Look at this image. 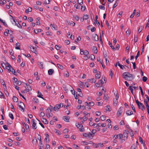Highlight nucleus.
<instances>
[{"instance_id":"f257e3e1","label":"nucleus","mask_w":149,"mask_h":149,"mask_svg":"<svg viewBox=\"0 0 149 149\" xmlns=\"http://www.w3.org/2000/svg\"><path fill=\"white\" fill-rule=\"evenodd\" d=\"M123 78L127 81H132L134 78L133 75L128 72H125L123 74Z\"/></svg>"},{"instance_id":"f03ea898","label":"nucleus","mask_w":149,"mask_h":149,"mask_svg":"<svg viewBox=\"0 0 149 149\" xmlns=\"http://www.w3.org/2000/svg\"><path fill=\"white\" fill-rule=\"evenodd\" d=\"M135 101L139 109H141L142 111L145 110V107L143 103L140 102L137 100H136Z\"/></svg>"},{"instance_id":"7ed1b4c3","label":"nucleus","mask_w":149,"mask_h":149,"mask_svg":"<svg viewBox=\"0 0 149 149\" xmlns=\"http://www.w3.org/2000/svg\"><path fill=\"white\" fill-rule=\"evenodd\" d=\"M95 132L92 133L91 132H89L87 133H84L83 135L84 136L88 137L89 139H91L93 138V137L94 135Z\"/></svg>"},{"instance_id":"20e7f679","label":"nucleus","mask_w":149,"mask_h":149,"mask_svg":"<svg viewBox=\"0 0 149 149\" xmlns=\"http://www.w3.org/2000/svg\"><path fill=\"white\" fill-rule=\"evenodd\" d=\"M1 65L3 68H6L7 67H8V68H11V65L8 62H6V63H5L3 62H1Z\"/></svg>"},{"instance_id":"39448f33","label":"nucleus","mask_w":149,"mask_h":149,"mask_svg":"<svg viewBox=\"0 0 149 149\" xmlns=\"http://www.w3.org/2000/svg\"><path fill=\"white\" fill-rule=\"evenodd\" d=\"M18 105L19 109L22 111L24 109V107H25L24 105L23 102L19 101L18 102Z\"/></svg>"},{"instance_id":"423d86ee","label":"nucleus","mask_w":149,"mask_h":149,"mask_svg":"<svg viewBox=\"0 0 149 149\" xmlns=\"http://www.w3.org/2000/svg\"><path fill=\"white\" fill-rule=\"evenodd\" d=\"M61 106L62 107L63 106L62 104L60 103V104H56L54 107V110L56 111H58V109L61 107Z\"/></svg>"},{"instance_id":"0eeeda50","label":"nucleus","mask_w":149,"mask_h":149,"mask_svg":"<svg viewBox=\"0 0 149 149\" xmlns=\"http://www.w3.org/2000/svg\"><path fill=\"white\" fill-rule=\"evenodd\" d=\"M123 107H120L117 113V114L118 116H119L121 115L123 112Z\"/></svg>"},{"instance_id":"6e6552de","label":"nucleus","mask_w":149,"mask_h":149,"mask_svg":"<svg viewBox=\"0 0 149 149\" xmlns=\"http://www.w3.org/2000/svg\"><path fill=\"white\" fill-rule=\"evenodd\" d=\"M124 136L123 134H120L119 135V139H120V142L122 143L123 142L127 139L124 138Z\"/></svg>"},{"instance_id":"1a4fd4ad","label":"nucleus","mask_w":149,"mask_h":149,"mask_svg":"<svg viewBox=\"0 0 149 149\" xmlns=\"http://www.w3.org/2000/svg\"><path fill=\"white\" fill-rule=\"evenodd\" d=\"M93 147L96 148H97L99 146L101 147H102L103 146V143H100L97 144L93 143Z\"/></svg>"},{"instance_id":"9d476101","label":"nucleus","mask_w":149,"mask_h":149,"mask_svg":"<svg viewBox=\"0 0 149 149\" xmlns=\"http://www.w3.org/2000/svg\"><path fill=\"white\" fill-rule=\"evenodd\" d=\"M8 70L9 71V72H11L13 74H15V75H17V74H15L16 73L15 71V70L11 66V68H10H10H8Z\"/></svg>"},{"instance_id":"9b49d317","label":"nucleus","mask_w":149,"mask_h":149,"mask_svg":"<svg viewBox=\"0 0 149 149\" xmlns=\"http://www.w3.org/2000/svg\"><path fill=\"white\" fill-rule=\"evenodd\" d=\"M10 16L12 17V19H13V21L15 23V25L16 26H17L18 28H21L22 27L21 25L19 24L18 22H17V23L15 21V19H13V17L11 15H10Z\"/></svg>"},{"instance_id":"f8f14e48","label":"nucleus","mask_w":149,"mask_h":149,"mask_svg":"<svg viewBox=\"0 0 149 149\" xmlns=\"http://www.w3.org/2000/svg\"><path fill=\"white\" fill-rule=\"evenodd\" d=\"M93 40L95 41H97L99 40L98 36L96 34H93L92 36Z\"/></svg>"},{"instance_id":"ddd939ff","label":"nucleus","mask_w":149,"mask_h":149,"mask_svg":"<svg viewBox=\"0 0 149 149\" xmlns=\"http://www.w3.org/2000/svg\"><path fill=\"white\" fill-rule=\"evenodd\" d=\"M129 134V131L127 130H125L124 133L123 134V135L124 136V138L125 139H127V137L128 136V134Z\"/></svg>"},{"instance_id":"4468645a","label":"nucleus","mask_w":149,"mask_h":149,"mask_svg":"<svg viewBox=\"0 0 149 149\" xmlns=\"http://www.w3.org/2000/svg\"><path fill=\"white\" fill-rule=\"evenodd\" d=\"M0 81L1 84L3 86L4 89H6L7 87L6 85V84L5 82L3 81V80L2 79H0Z\"/></svg>"},{"instance_id":"2eb2a0df","label":"nucleus","mask_w":149,"mask_h":149,"mask_svg":"<svg viewBox=\"0 0 149 149\" xmlns=\"http://www.w3.org/2000/svg\"><path fill=\"white\" fill-rule=\"evenodd\" d=\"M70 118L69 116H63V119L64 120V121L66 122H69V120L70 119Z\"/></svg>"},{"instance_id":"dca6fc26","label":"nucleus","mask_w":149,"mask_h":149,"mask_svg":"<svg viewBox=\"0 0 149 149\" xmlns=\"http://www.w3.org/2000/svg\"><path fill=\"white\" fill-rule=\"evenodd\" d=\"M126 114L127 115V116H129L133 114V113L132 111L128 110L126 111Z\"/></svg>"},{"instance_id":"f3484780","label":"nucleus","mask_w":149,"mask_h":149,"mask_svg":"<svg viewBox=\"0 0 149 149\" xmlns=\"http://www.w3.org/2000/svg\"><path fill=\"white\" fill-rule=\"evenodd\" d=\"M32 122L33 123L32 126L34 127L35 129H36L37 127L36 126V123L35 122L34 120V119H33Z\"/></svg>"},{"instance_id":"a211bd4d","label":"nucleus","mask_w":149,"mask_h":149,"mask_svg":"<svg viewBox=\"0 0 149 149\" xmlns=\"http://www.w3.org/2000/svg\"><path fill=\"white\" fill-rule=\"evenodd\" d=\"M54 72V70L53 69H50L48 71V74L49 75H51Z\"/></svg>"},{"instance_id":"6ab92c4d","label":"nucleus","mask_w":149,"mask_h":149,"mask_svg":"<svg viewBox=\"0 0 149 149\" xmlns=\"http://www.w3.org/2000/svg\"><path fill=\"white\" fill-rule=\"evenodd\" d=\"M46 112V114L48 118H49L50 117L52 116V114L51 112H48L47 113V112Z\"/></svg>"},{"instance_id":"aec40b11","label":"nucleus","mask_w":149,"mask_h":149,"mask_svg":"<svg viewBox=\"0 0 149 149\" xmlns=\"http://www.w3.org/2000/svg\"><path fill=\"white\" fill-rule=\"evenodd\" d=\"M117 63L118 65L119 66L120 68L123 70L124 69L125 66L124 65H120L119 61L117 62Z\"/></svg>"},{"instance_id":"412c9836","label":"nucleus","mask_w":149,"mask_h":149,"mask_svg":"<svg viewBox=\"0 0 149 149\" xmlns=\"http://www.w3.org/2000/svg\"><path fill=\"white\" fill-rule=\"evenodd\" d=\"M42 31V30L40 29H36L34 30L35 33L36 34L38 33V32H40Z\"/></svg>"},{"instance_id":"4be33fe9","label":"nucleus","mask_w":149,"mask_h":149,"mask_svg":"<svg viewBox=\"0 0 149 149\" xmlns=\"http://www.w3.org/2000/svg\"><path fill=\"white\" fill-rule=\"evenodd\" d=\"M38 93L39 95H37V96L44 100V98L42 96V94L39 91H38Z\"/></svg>"},{"instance_id":"5701e85b","label":"nucleus","mask_w":149,"mask_h":149,"mask_svg":"<svg viewBox=\"0 0 149 149\" xmlns=\"http://www.w3.org/2000/svg\"><path fill=\"white\" fill-rule=\"evenodd\" d=\"M40 144V149H44L43 145L42 143V141H40V142H39Z\"/></svg>"},{"instance_id":"b1692460","label":"nucleus","mask_w":149,"mask_h":149,"mask_svg":"<svg viewBox=\"0 0 149 149\" xmlns=\"http://www.w3.org/2000/svg\"><path fill=\"white\" fill-rule=\"evenodd\" d=\"M32 11V9L31 8L29 7L28 9L25 10V12L26 13H28L29 12H31Z\"/></svg>"},{"instance_id":"393cba45","label":"nucleus","mask_w":149,"mask_h":149,"mask_svg":"<svg viewBox=\"0 0 149 149\" xmlns=\"http://www.w3.org/2000/svg\"><path fill=\"white\" fill-rule=\"evenodd\" d=\"M93 51L94 53L97 54V50L96 47H93Z\"/></svg>"},{"instance_id":"a878e982","label":"nucleus","mask_w":149,"mask_h":149,"mask_svg":"<svg viewBox=\"0 0 149 149\" xmlns=\"http://www.w3.org/2000/svg\"><path fill=\"white\" fill-rule=\"evenodd\" d=\"M79 129L80 132H84V127L82 125H80V127H79Z\"/></svg>"},{"instance_id":"bb28decb","label":"nucleus","mask_w":149,"mask_h":149,"mask_svg":"<svg viewBox=\"0 0 149 149\" xmlns=\"http://www.w3.org/2000/svg\"><path fill=\"white\" fill-rule=\"evenodd\" d=\"M9 30L8 29H6L5 30V31L4 32V35L6 36H7L8 35V32H9Z\"/></svg>"},{"instance_id":"cd10ccee","label":"nucleus","mask_w":149,"mask_h":149,"mask_svg":"<svg viewBox=\"0 0 149 149\" xmlns=\"http://www.w3.org/2000/svg\"><path fill=\"white\" fill-rule=\"evenodd\" d=\"M42 121L45 124H47L48 123L47 120L45 118H43Z\"/></svg>"},{"instance_id":"c85d7f7f","label":"nucleus","mask_w":149,"mask_h":149,"mask_svg":"<svg viewBox=\"0 0 149 149\" xmlns=\"http://www.w3.org/2000/svg\"><path fill=\"white\" fill-rule=\"evenodd\" d=\"M53 109V107L52 106H51V105L50 106V107H48L47 109V110H49L50 112H51Z\"/></svg>"},{"instance_id":"c756f323","label":"nucleus","mask_w":149,"mask_h":149,"mask_svg":"<svg viewBox=\"0 0 149 149\" xmlns=\"http://www.w3.org/2000/svg\"><path fill=\"white\" fill-rule=\"evenodd\" d=\"M13 100L15 102H17L18 101V98L15 96H13Z\"/></svg>"},{"instance_id":"7c9ffc66","label":"nucleus","mask_w":149,"mask_h":149,"mask_svg":"<svg viewBox=\"0 0 149 149\" xmlns=\"http://www.w3.org/2000/svg\"><path fill=\"white\" fill-rule=\"evenodd\" d=\"M54 131L58 135H60L61 134L60 132L57 130L55 129Z\"/></svg>"},{"instance_id":"2f4dec72","label":"nucleus","mask_w":149,"mask_h":149,"mask_svg":"<svg viewBox=\"0 0 149 149\" xmlns=\"http://www.w3.org/2000/svg\"><path fill=\"white\" fill-rule=\"evenodd\" d=\"M138 36L137 35H134V42L136 43L138 40Z\"/></svg>"},{"instance_id":"473e14b6","label":"nucleus","mask_w":149,"mask_h":149,"mask_svg":"<svg viewBox=\"0 0 149 149\" xmlns=\"http://www.w3.org/2000/svg\"><path fill=\"white\" fill-rule=\"evenodd\" d=\"M32 90V88L31 86H29V88H26V89L24 90V91L26 93H27L29 92L30 91H31Z\"/></svg>"},{"instance_id":"72a5a7b5","label":"nucleus","mask_w":149,"mask_h":149,"mask_svg":"<svg viewBox=\"0 0 149 149\" xmlns=\"http://www.w3.org/2000/svg\"><path fill=\"white\" fill-rule=\"evenodd\" d=\"M9 116L12 120H13L14 119V117L13 116V115L12 113H9Z\"/></svg>"},{"instance_id":"f704fd0d","label":"nucleus","mask_w":149,"mask_h":149,"mask_svg":"<svg viewBox=\"0 0 149 149\" xmlns=\"http://www.w3.org/2000/svg\"><path fill=\"white\" fill-rule=\"evenodd\" d=\"M119 135L120 134L114 135L113 137V139H117L119 138Z\"/></svg>"},{"instance_id":"c9c22d12","label":"nucleus","mask_w":149,"mask_h":149,"mask_svg":"<svg viewBox=\"0 0 149 149\" xmlns=\"http://www.w3.org/2000/svg\"><path fill=\"white\" fill-rule=\"evenodd\" d=\"M95 77L97 79H99L100 78V73H97L95 74Z\"/></svg>"},{"instance_id":"e433bc0d","label":"nucleus","mask_w":149,"mask_h":149,"mask_svg":"<svg viewBox=\"0 0 149 149\" xmlns=\"http://www.w3.org/2000/svg\"><path fill=\"white\" fill-rule=\"evenodd\" d=\"M45 141L46 142H49V135L47 134V136H46L45 139Z\"/></svg>"},{"instance_id":"4c0bfd02","label":"nucleus","mask_w":149,"mask_h":149,"mask_svg":"<svg viewBox=\"0 0 149 149\" xmlns=\"http://www.w3.org/2000/svg\"><path fill=\"white\" fill-rule=\"evenodd\" d=\"M118 100H113V105L114 106H116L118 103Z\"/></svg>"},{"instance_id":"58836bf2","label":"nucleus","mask_w":149,"mask_h":149,"mask_svg":"<svg viewBox=\"0 0 149 149\" xmlns=\"http://www.w3.org/2000/svg\"><path fill=\"white\" fill-rule=\"evenodd\" d=\"M89 52L87 50H85L84 51V54L85 55H87L89 54Z\"/></svg>"},{"instance_id":"ea45409f","label":"nucleus","mask_w":149,"mask_h":149,"mask_svg":"<svg viewBox=\"0 0 149 149\" xmlns=\"http://www.w3.org/2000/svg\"><path fill=\"white\" fill-rule=\"evenodd\" d=\"M33 102L36 103H37L39 102L38 100L36 97H34V98H33Z\"/></svg>"},{"instance_id":"a19ab883","label":"nucleus","mask_w":149,"mask_h":149,"mask_svg":"<svg viewBox=\"0 0 149 149\" xmlns=\"http://www.w3.org/2000/svg\"><path fill=\"white\" fill-rule=\"evenodd\" d=\"M143 27L142 26H140L138 30V32L139 33L142 30H143Z\"/></svg>"},{"instance_id":"79ce46f5","label":"nucleus","mask_w":149,"mask_h":149,"mask_svg":"<svg viewBox=\"0 0 149 149\" xmlns=\"http://www.w3.org/2000/svg\"><path fill=\"white\" fill-rule=\"evenodd\" d=\"M31 49V48L32 47V50L31 49V51L34 53H36V50L35 49L34 47H32L31 46L30 47Z\"/></svg>"},{"instance_id":"37998d69","label":"nucleus","mask_w":149,"mask_h":149,"mask_svg":"<svg viewBox=\"0 0 149 149\" xmlns=\"http://www.w3.org/2000/svg\"><path fill=\"white\" fill-rule=\"evenodd\" d=\"M77 91L79 92V93L78 94V95L79 96H80V95H81V89L80 88H77Z\"/></svg>"},{"instance_id":"c03bdc74","label":"nucleus","mask_w":149,"mask_h":149,"mask_svg":"<svg viewBox=\"0 0 149 149\" xmlns=\"http://www.w3.org/2000/svg\"><path fill=\"white\" fill-rule=\"evenodd\" d=\"M118 0H117L116 2H115V3L114 4L113 7V9L115 8L117 6V5L118 4Z\"/></svg>"},{"instance_id":"a18cd8bd","label":"nucleus","mask_w":149,"mask_h":149,"mask_svg":"<svg viewBox=\"0 0 149 149\" xmlns=\"http://www.w3.org/2000/svg\"><path fill=\"white\" fill-rule=\"evenodd\" d=\"M50 26H51V27L52 28V29L53 30H56V28H55L54 26V24H50Z\"/></svg>"},{"instance_id":"49530a36","label":"nucleus","mask_w":149,"mask_h":149,"mask_svg":"<svg viewBox=\"0 0 149 149\" xmlns=\"http://www.w3.org/2000/svg\"><path fill=\"white\" fill-rule=\"evenodd\" d=\"M86 7L85 6H81V10L82 11H84L86 9Z\"/></svg>"},{"instance_id":"de8ad7c7","label":"nucleus","mask_w":149,"mask_h":149,"mask_svg":"<svg viewBox=\"0 0 149 149\" xmlns=\"http://www.w3.org/2000/svg\"><path fill=\"white\" fill-rule=\"evenodd\" d=\"M58 67L61 70H62L63 69V67L62 65L59 64H57V65Z\"/></svg>"},{"instance_id":"09e8293b","label":"nucleus","mask_w":149,"mask_h":149,"mask_svg":"<svg viewBox=\"0 0 149 149\" xmlns=\"http://www.w3.org/2000/svg\"><path fill=\"white\" fill-rule=\"evenodd\" d=\"M0 97L3 98H4V96L3 95V94L1 91H0Z\"/></svg>"},{"instance_id":"8fccbe9b","label":"nucleus","mask_w":149,"mask_h":149,"mask_svg":"<svg viewBox=\"0 0 149 149\" xmlns=\"http://www.w3.org/2000/svg\"><path fill=\"white\" fill-rule=\"evenodd\" d=\"M107 109H106V110L107 111H111V109H110V107L109 106H107Z\"/></svg>"},{"instance_id":"3c124183","label":"nucleus","mask_w":149,"mask_h":149,"mask_svg":"<svg viewBox=\"0 0 149 149\" xmlns=\"http://www.w3.org/2000/svg\"><path fill=\"white\" fill-rule=\"evenodd\" d=\"M139 142H141V143L143 144V140L142 138L141 137H139Z\"/></svg>"},{"instance_id":"603ef678","label":"nucleus","mask_w":149,"mask_h":149,"mask_svg":"<svg viewBox=\"0 0 149 149\" xmlns=\"http://www.w3.org/2000/svg\"><path fill=\"white\" fill-rule=\"evenodd\" d=\"M84 19L86 20L88 19L89 18V17L88 15H86L84 16L83 17Z\"/></svg>"},{"instance_id":"864d4df0","label":"nucleus","mask_w":149,"mask_h":149,"mask_svg":"<svg viewBox=\"0 0 149 149\" xmlns=\"http://www.w3.org/2000/svg\"><path fill=\"white\" fill-rule=\"evenodd\" d=\"M81 38L79 37L77 38L76 39H75V41L76 42H78L79 41H80L81 40Z\"/></svg>"},{"instance_id":"5fc2aeb1","label":"nucleus","mask_w":149,"mask_h":149,"mask_svg":"<svg viewBox=\"0 0 149 149\" xmlns=\"http://www.w3.org/2000/svg\"><path fill=\"white\" fill-rule=\"evenodd\" d=\"M37 142V139L36 137L35 139H33V144H36Z\"/></svg>"},{"instance_id":"6e6d98bb","label":"nucleus","mask_w":149,"mask_h":149,"mask_svg":"<svg viewBox=\"0 0 149 149\" xmlns=\"http://www.w3.org/2000/svg\"><path fill=\"white\" fill-rule=\"evenodd\" d=\"M99 8L100 9L102 10H104L105 9V7L102 5H100L99 6Z\"/></svg>"},{"instance_id":"4d7b16f0","label":"nucleus","mask_w":149,"mask_h":149,"mask_svg":"<svg viewBox=\"0 0 149 149\" xmlns=\"http://www.w3.org/2000/svg\"><path fill=\"white\" fill-rule=\"evenodd\" d=\"M109 45L112 48V49L113 50H115V48L114 47V46L112 45V43H110V42H109Z\"/></svg>"},{"instance_id":"13d9d810","label":"nucleus","mask_w":149,"mask_h":149,"mask_svg":"<svg viewBox=\"0 0 149 149\" xmlns=\"http://www.w3.org/2000/svg\"><path fill=\"white\" fill-rule=\"evenodd\" d=\"M50 1V0H45L44 3L45 4H48Z\"/></svg>"},{"instance_id":"bf43d9fd","label":"nucleus","mask_w":149,"mask_h":149,"mask_svg":"<svg viewBox=\"0 0 149 149\" xmlns=\"http://www.w3.org/2000/svg\"><path fill=\"white\" fill-rule=\"evenodd\" d=\"M136 146L135 144H133L132 146L131 147V148L132 149H136Z\"/></svg>"},{"instance_id":"052dcab7","label":"nucleus","mask_w":149,"mask_h":149,"mask_svg":"<svg viewBox=\"0 0 149 149\" xmlns=\"http://www.w3.org/2000/svg\"><path fill=\"white\" fill-rule=\"evenodd\" d=\"M143 81L144 82H146V81L147 80V77L144 76L142 78Z\"/></svg>"},{"instance_id":"680f3d73","label":"nucleus","mask_w":149,"mask_h":149,"mask_svg":"<svg viewBox=\"0 0 149 149\" xmlns=\"http://www.w3.org/2000/svg\"><path fill=\"white\" fill-rule=\"evenodd\" d=\"M77 1L80 5H82L83 4L82 0H78Z\"/></svg>"},{"instance_id":"e2e57ef3","label":"nucleus","mask_w":149,"mask_h":149,"mask_svg":"<svg viewBox=\"0 0 149 149\" xmlns=\"http://www.w3.org/2000/svg\"><path fill=\"white\" fill-rule=\"evenodd\" d=\"M113 129L114 130H117L118 129V126L115 125L113 127Z\"/></svg>"},{"instance_id":"0e129e2a","label":"nucleus","mask_w":149,"mask_h":149,"mask_svg":"<svg viewBox=\"0 0 149 149\" xmlns=\"http://www.w3.org/2000/svg\"><path fill=\"white\" fill-rule=\"evenodd\" d=\"M68 24L70 25H72V26H74L75 25V23L73 22H72L71 23H70V22H69Z\"/></svg>"},{"instance_id":"69168bd1","label":"nucleus","mask_w":149,"mask_h":149,"mask_svg":"<svg viewBox=\"0 0 149 149\" xmlns=\"http://www.w3.org/2000/svg\"><path fill=\"white\" fill-rule=\"evenodd\" d=\"M105 116H101V120H102V121H104V120H105Z\"/></svg>"},{"instance_id":"338daca9","label":"nucleus","mask_w":149,"mask_h":149,"mask_svg":"<svg viewBox=\"0 0 149 149\" xmlns=\"http://www.w3.org/2000/svg\"><path fill=\"white\" fill-rule=\"evenodd\" d=\"M84 50L83 49H81L80 50V54L81 55H82L84 54Z\"/></svg>"},{"instance_id":"774afa93","label":"nucleus","mask_w":149,"mask_h":149,"mask_svg":"<svg viewBox=\"0 0 149 149\" xmlns=\"http://www.w3.org/2000/svg\"><path fill=\"white\" fill-rule=\"evenodd\" d=\"M129 89L130 90V91L131 92L133 93V89L132 87L131 86H130L129 87Z\"/></svg>"}]
</instances>
